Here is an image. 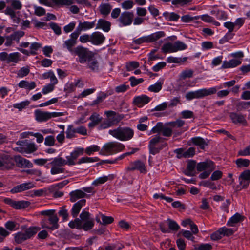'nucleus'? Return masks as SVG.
<instances>
[{
  "label": "nucleus",
  "mask_w": 250,
  "mask_h": 250,
  "mask_svg": "<svg viewBox=\"0 0 250 250\" xmlns=\"http://www.w3.org/2000/svg\"><path fill=\"white\" fill-rule=\"evenodd\" d=\"M163 16L166 20L169 21H177L180 17L179 15L175 12H165L163 13Z\"/></svg>",
  "instance_id": "obj_36"
},
{
  "label": "nucleus",
  "mask_w": 250,
  "mask_h": 250,
  "mask_svg": "<svg viewBox=\"0 0 250 250\" xmlns=\"http://www.w3.org/2000/svg\"><path fill=\"white\" fill-rule=\"evenodd\" d=\"M21 54L19 52L12 53L9 54L7 63L11 62L18 63L20 61Z\"/></svg>",
  "instance_id": "obj_40"
},
{
  "label": "nucleus",
  "mask_w": 250,
  "mask_h": 250,
  "mask_svg": "<svg viewBox=\"0 0 250 250\" xmlns=\"http://www.w3.org/2000/svg\"><path fill=\"white\" fill-rule=\"evenodd\" d=\"M195 154V149L194 147H189L186 151L184 150V158L192 157Z\"/></svg>",
  "instance_id": "obj_59"
},
{
  "label": "nucleus",
  "mask_w": 250,
  "mask_h": 250,
  "mask_svg": "<svg viewBox=\"0 0 250 250\" xmlns=\"http://www.w3.org/2000/svg\"><path fill=\"white\" fill-rule=\"evenodd\" d=\"M221 230V233L222 234V236H229L230 235H232L234 231L231 229H229L227 228L226 227H223L220 228Z\"/></svg>",
  "instance_id": "obj_56"
},
{
  "label": "nucleus",
  "mask_w": 250,
  "mask_h": 250,
  "mask_svg": "<svg viewBox=\"0 0 250 250\" xmlns=\"http://www.w3.org/2000/svg\"><path fill=\"white\" fill-rule=\"evenodd\" d=\"M113 90H112L108 91L106 92L102 91L100 92L97 98L92 102L91 105L93 106L94 105L100 103H102L107 96L111 95L113 94Z\"/></svg>",
  "instance_id": "obj_28"
},
{
  "label": "nucleus",
  "mask_w": 250,
  "mask_h": 250,
  "mask_svg": "<svg viewBox=\"0 0 250 250\" xmlns=\"http://www.w3.org/2000/svg\"><path fill=\"white\" fill-rule=\"evenodd\" d=\"M105 40V37L100 32H94L91 34V42L93 45H101L104 43Z\"/></svg>",
  "instance_id": "obj_18"
},
{
  "label": "nucleus",
  "mask_w": 250,
  "mask_h": 250,
  "mask_svg": "<svg viewBox=\"0 0 250 250\" xmlns=\"http://www.w3.org/2000/svg\"><path fill=\"white\" fill-rule=\"evenodd\" d=\"M187 57L183 58L174 57L172 56L169 57L167 58V62L168 63H179L182 62H185L187 60Z\"/></svg>",
  "instance_id": "obj_49"
},
{
  "label": "nucleus",
  "mask_w": 250,
  "mask_h": 250,
  "mask_svg": "<svg viewBox=\"0 0 250 250\" xmlns=\"http://www.w3.org/2000/svg\"><path fill=\"white\" fill-rule=\"evenodd\" d=\"M76 218L74 220L69 222L68 223V226L71 229H81L82 220L80 218Z\"/></svg>",
  "instance_id": "obj_38"
},
{
  "label": "nucleus",
  "mask_w": 250,
  "mask_h": 250,
  "mask_svg": "<svg viewBox=\"0 0 250 250\" xmlns=\"http://www.w3.org/2000/svg\"><path fill=\"white\" fill-rule=\"evenodd\" d=\"M18 86L21 88H25L28 90H31L36 87V84L34 82H29L27 81L22 80L18 83Z\"/></svg>",
  "instance_id": "obj_32"
},
{
  "label": "nucleus",
  "mask_w": 250,
  "mask_h": 250,
  "mask_svg": "<svg viewBox=\"0 0 250 250\" xmlns=\"http://www.w3.org/2000/svg\"><path fill=\"white\" fill-rule=\"evenodd\" d=\"M40 230L38 227H30L24 232H19L15 235L14 240L17 244H21L25 241L30 239Z\"/></svg>",
  "instance_id": "obj_6"
},
{
  "label": "nucleus",
  "mask_w": 250,
  "mask_h": 250,
  "mask_svg": "<svg viewBox=\"0 0 250 250\" xmlns=\"http://www.w3.org/2000/svg\"><path fill=\"white\" fill-rule=\"evenodd\" d=\"M196 162L194 160H189L188 163L187 171L185 174L188 176H193V172L196 166Z\"/></svg>",
  "instance_id": "obj_37"
},
{
  "label": "nucleus",
  "mask_w": 250,
  "mask_h": 250,
  "mask_svg": "<svg viewBox=\"0 0 250 250\" xmlns=\"http://www.w3.org/2000/svg\"><path fill=\"white\" fill-rule=\"evenodd\" d=\"M126 170L127 171L138 170L141 173H145L146 172V168L144 163L139 160L131 163L126 168Z\"/></svg>",
  "instance_id": "obj_15"
},
{
  "label": "nucleus",
  "mask_w": 250,
  "mask_h": 250,
  "mask_svg": "<svg viewBox=\"0 0 250 250\" xmlns=\"http://www.w3.org/2000/svg\"><path fill=\"white\" fill-rule=\"evenodd\" d=\"M99 146L97 145H92L87 147L85 149V152L87 155H90L91 154L95 152L99 151Z\"/></svg>",
  "instance_id": "obj_55"
},
{
  "label": "nucleus",
  "mask_w": 250,
  "mask_h": 250,
  "mask_svg": "<svg viewBox=\"0 0 250 250\" xmlns=\"http://www.w3.org/2000/svg\"><path fill=\"white\" fill-rule=\"evenodd\" d=\"M107 117V119L113 125L117 124L124 118L123 115L117 114L113 111H106L104 112Z\"/></svg>",
  "instance_id": "obj_17"
},
{
  "label": "nucleus",
  "mask_w": 250,
  "mask_h": 250,
  "mask_svg": "<svg viewBox=\"0 0 250 250\" xmlns=\"http://www.w3.org/2000/svg\"><path fill=\"white\" fill-rule=\"evenodd\" d=\"M79 35L74 31L70 35V38L65 41L62 44L63 48L66 49L71 53L74 51L73 47L77 43Z\"/></svg>",
  "instance_id": "obj_11"
},
{
  "label": "nucleus",
  "mask_w": 250,
  "mask_h": 250,
  "mask_svg": "<svg viewBox=\"0 0 250 250\" xmlns=\"http://www.w3.org/2000/svg\"><path fill=\"white\" fill-rule=\"evenodd\" d=\"M223 237L220 228L218 230L213 232L210 235L212 240L216 241L221 239Z\"/></svg>",
  "instance_id": "obj_62"
},
{
  "label": "nucleus",
  "mask_w": 250,
  "mask_h": 250,
  "mask_svg": "<svg viewBox=\"0 0 250 250\" xmlns=\"http://www.w3.org/2000/svg\"><path fill=\"white\" fill-rule=\"evenodd\" d=\"M164 125L161 122H158L156 124V125L154 126L150 130L148 135H151L154 133H160L162 132L163 129Z\"/></svg>",
  "instance_id": "obj_46"
},
{
  "label": "nucleus",
  "mask_w": 250,
  "mask_h": 250,
  "mask_svg": "<svg viewBox=\"0 0 250 250\" xmlns=\"http://www.w3.org/2000/svg\"><path fill=\"white\" fill-rule=\"evenodd\" d=\"M72 54L78 57V62L82 64L86 63L89 58L92 55L88 48L82 45H78L74 48Z\"/></svg>",
  "instance_id": "obj_7"
},
{
  "label": "nucleus",
  "mask_w": 250,
  "mask_h": 250,
  "mask_svg": "<svg viewBox=\"0 0 250 250\" xmlns=\"http://www.w3.org/2000/svg\"><path fill=\"white\" fill-rule=\"evenodd\" d=\"M123 246L120 244H114L111 245L106 246L103 250H121Z\"/></svg>",
  "instance_id": "obj_58"
},
{
  "label": "nucleus",
  "mask_w": 250,
  "mask_h": 250,
  "mask_svg": "<svg viewBox=\"0 0 250 250\" xmlns=\"http://www.w3.org/2000/svg\"><path fill=\"white\" fill-rule=\"evenodd\" d=\"M99 159L97 157H83L80 159L77 162L78 164H81L82 163H92L96 162L99 161Z\"/></svg>",
  "instance_id": "obj_43"
},
{
  "label": "nucleus",
  "mask_w": 250,
  "mask_h": 250,
  "mask_svg": "<svg viewBox=\"0 0 250 250\" xmlns=\"http://www.w3.org/2000/svg\"><path fill=\"white\" fill-rule=\"evenodd\" d=\"M30 205V203L28 201H15L13 208L16 209H20L25 208L28 207Z\"/></svg>",
  "instance_id": "obj_42"
},
{
  "label": "nucleus",
  "mask_w": 250,
  "mask_h": 250,
  "mask_svg": "<svg viewBox=\"0 0 250 250\" xmlns=\"http://www.w3.org/2000/svg\"><path fill=\"white\" fill-rule=\"evenodd\" d=\"M14 161L19 167L29 168L33 167V164L28 160L23 158L20 155L16 156Z\"/></svg>",
  "instance_id": "obj_22"
},
{
  "label": "nucleus",
  "mask_w": 250,
  "mask_h": 250,
  "mask_svg": "<svg viewBox=\"0 0 250 250\" xmlns=\"http://www.w3.org/2000/svg\"><path fill=\"white\" fill-rule=\"evenodd\" d=\"M108 133L114 138L122 141L130 140L134 136L133 130L128 127H119L115 129L109 130Z\"/></svg>",
  "instance_id": "obj_2"
},
{
  "label": "nucleus",
  "mask_w": 250,
  "mask_h": 250,
  "mask_svg": "<svg viewBox=\"0 0 250 250\" xmlns=\"http://www.w3.org/2000/svg\"><path fill=\"white\" fill-rule=\"evenodd\" d=\"M86 200L82 199L75 203L71 209V213L73 217H77L82 207L85 206Z\"/></svg>",
  "instance_id": "obj_24"
},
{
  "label": "nucleus",
  "mask_w": 250,
  "mask_h": 250,
  "mask_svg": "<svg viewBox=\"0 0 250 250\" xmlns=\"http://www.w3.org/2000/svg\"><path fill=\"white\" fill-rule=\"evenodd\" d=\"M162 88V83L161 82H157L153 85L149 86L148 89L149 91L153 92H158Z\"/></svg>",
  "instance_id": "obj_48"
},
{
  "label": "nucleus",
  "mask_w": 250,
  "mask_h": 250,
  "mask_svg": "<svg viewBox=\"0 0 250 250\" xmlns=\"http://www.w3.org/2000/svg\"><path fill=\"white\" fill-rule=\"evenodd\" d=\"M125 148L123 144L117 142H110L105 144L101 149L100 154L110 155L122 151Z\"/></svg>",
  "instance_id": "obj_4"
},
{
  "label": "nucleus",
  "mask_w": 250,
  "mask_h": 250,
  "mask_svg": "<svg viewBox=\"0 0 250 250\" xmlns=\"http://www.w3.org/2000/svg\"><path fill=\"white\" fill-rule=\"evenodd\" d=\"M239 186H237L236 189L240 190L242 188H246L250 184V181L239 178Z\"/></svg>",
  "instance_id": "obj_54"
},
{
  "label": "nucleus",
  "mask_w": 250,
  "mask_h": 250,
  "mask_svg": "<svg viewBox=\"0 0 250 250\" xmlns=\"http://www.w3.org/2000/svg\"><path fill=\"white\" fill-rule=\"evenodd\" d=\"M139 66V63L137 62L132 61L129 62L126 64V68L127 71H130Z\"/></svg>",
  "instance_id": "obj_57"
},
{
  "label": "nucleus",
  "mask_w": 250,
  "mask_h": 250,
  "mask_svg": "<svg viewBox=\"0 0 250 250\" xmlns=\"http://www.w3.org/2000/svg\"><path fill=\"white\" fill-rule=\"evenodd\" d=\"M62 112H49L43 111L40 109L35 111V116L36 120L39 122H46L51 118H55L62 116Z\"/></svg>",
  "instance_id": "obj_8"
},
{
  "label": "nucleus",
  "mask_w": 250,
  "mask_h": 250,
  "mask_svg": "<svg viewBox=\"0 0 250 250\" xmlns=\"http://www.w3.org/2000/svg\"><path fill=\"white\" fill-rule=\"evenodd\" d=\"M87 67L91 71L97 72L99 70V63L98 61L92 55L86 61Z\"/></svg>",
  "instance_id": "obj_25"
},
{
  "label": "nucleus",
  "mask_w": 250,
  "mask_h": 250,
  "mask_svg": "<svg viewBox=\"0 0 250 250\" xmlns=\"http://www.w3.org/2000/svg\"><path fill=\"white\" fill-rule=\"evenodd\" d=\"M167 221L168 222L169 230L176 231L179 229L180 226L175 221L170 219H168Z\"/></svg>",
  "instance_id": "obj_47"
},
{
  "label": "nucleus",
  "mask_w": 250,
  "mask_h": 250,
  "mask_svg": "<svg viewBox=\"0 0 250 250\" xmlns=\"http://www.w3.org/2000/svg\"><path fill=\"white\" fill-rule=\"evenodd\" d=\"M30 70L28 67H22L18 72V76L22 78L27 76L29 73Z\"/></svg>",
  "instance_id": "obj_63"
},
{
  "label": "nucleus",
  "mask_w": 250,
  "mask_h": 250,
  "mask_svg": "<svg viewBox=\"0 0 250 250\" xmlns=\"http://www.w3.org/2000/svg\"><path fill=\"white\" fill-rule=\"evenodd\" d=\"M111 23L104 19H100L98 21L96 29H102L105 32L110 30Z\"/></svg>",
  "instance_id": "obj_30"
},
{
  "label": "nucleus",
  "mask_w": 250,
  "mask_h": 250,
  "mask_svg": "<svg viewBox=\"0 0 250 250\" xmlns=\"http://www.w3.org/2000/svg\"><path fill=\"white\" fill-rule=\"evenodd\" d=\"M217 89L216 87H211L208 89L203 88L194 91H189L186 93L185 97L188 101H191L193 99H201L205 97L209 96L216 93Z\"/></svg>",
  "instance_id": "obj_5"
},
{
  "label": "nucleus",
  "mask_w": 250,
  "mask_h": 250,
  "mask_svg": "<svg viewBox=\"0 0 250 250\" xmlns=\"http://www.w3.org/2000/svg\"><path fill=\"white\" fill-rule=\"evenodd\" d=\"M235 163L239 167H247L250 164V161L246 159L239 158L236 160Z\"/></svg>",
  "instance_id": "obj_53"
},
{
  "label": "nucleus",
  "mask_w": 250,
  "mask_h": 250,
  "mask_svg": "<svg viewBox=\"0 0 250 250\" xmlns=\"http://www.w3.org/2000/svg\"><path fill=\"white\" fill-rule=\"evenodd\" d=\"M58 214L63 218V221H67L68 219L69 214L68 210L66 208V206H64L61 207L58 212Z\"/></svg>",
  "instance_id": "obj_45"
},
{
  "label": "nucleus",
  "mask_w": 250,
  "mask_h": 250,
  "mask_svg": "<svg viewBox=\"0 0 250 250\" xmlns=\"http://www.w3.org/2000/svg\"><path fill=\"white\" fill-rule=\"evenodd\" d=\"M149 97L146 95H142L141 96L135 97L133 102L135 105L140 107L149 103Z\"/></svg>",
  "instance_id": "obj_27"
},
{
  "label": "nucleus",
  "mask_w": 250,
  "mask_h": 250,
  "mask_svg": "<svg viewBox=\"0 0 250 250\" xmlns=\"http://www.w3.org/2000/svg\"><path fill=\"white\" fill-rule=\"evenodd\" d=\"M134 14L133 12L125 11L120 15L118 21L120 23V26H126L130 25L133 21Z\"/></svg>",
  "instance_id": "obj_12"
},
{
  "label": "nucleus",
  "mask_w": 250,
  "mask_h": 250,
  "mask_svg": "<svg viewBox=\"0 0 250 250\" xmlns=\"http://www.w3.org/2000/svg\"><path fill=\"white\" fill-rule=\"evenodd\" d=\"M70 196V200L71 202H75L77 200L83 198H88L90 197V196L85 192H84L82 190L77 189L74 191H71L69 193Z\"/></svg>",
  "instance_id": "obj_21"
},
{
  "label": "nucleus",
  "mask_w": 250,
  "mask_h": 250,
  "mask_svg": "<svg viewBox=\"0 0 250 250\" xmlns=\"http://www.w3.org/2000/svg\"><path fill=\"white\" fill-rule=\"evenodd\" d=\"M51 166L61 167L64 166L66 165H68L67 160H65L64 159L58 157L52 159V161L49 163Z\"/></svg>",
  "instance_id": "obj_33"
},
{
  "label": "nucleus",
  "mask_w": 250,
  "mask_h": 250,
  "mask_svg": "<svg viewBox=\"0 0 250 250\" xmlns=\"http://www.w3.org/2000/svg\"><path fill=\"white\" fill-rule=\"evenodd\" d=\"M90 216V213L86 211H83L80 214V218L82 220L81 229L88 231L93 228L94 219Z\"/></svg>",
  "instance_id": "obj_9"
},
{
  "label": "nucleus",
  "mask_w": 250,
  "mask_h": 250,
  "mask_svg": "<svg viewBox=\"0 0 250 250\" xmlns=\"http://www.w3.org/2000/svg\"><path fill=\"white\" fill-rule=\"evenodd\" d=\"M191 141L194 145L199 146L201 149H204L205 146L208 145V143L200 137H193L191 139Z\"/></svg>",
  "instance_id": "obj_31"
},
{
  "label": "nucleus",
  "mask_w": 250,
  "mask_h": 250,
  "mask_svg": "<svg viewBox=\"0 0 250 250\" xmlns=\"http://www.w3.org/2000/svg\"><path fill=\"white\" fill-rule=\"evenodd\" d=\"M166 35L164 31H161L156 32L147 36L149 42H153L161 38L164 37Z\"/></svg>",
  "instance_id": "obj_35"
},
{
  "label": "nucleus",
  "mask_w": 250,
  "mask_h": 250,
  "mask_svg": "<svg viewBox=\"0 0 250 250\" xmlns=\"http://www.w3.org/2000/svg\"><path fill=\"white\" fill-rule=\"evenodd\" d=\"M95 22L96 20L92 22H82L80 21H79V24L74 32L79 36L82 31H85L94 28L95 25Z\"/></svg>",
  "instance_id": "obj_14"
},
{
  "label": "nucleus",
  "mask_w": 250,
  "mask_h": 250,
  "mask_svg": "<svg viewBox=\"0 0 250 250\" xmlns=\"http://www.w3.org/2000/svg\"><path fill=\"white\" fill-rule=\"evenodd\" d=\"M241 60L240 59H233L229 61H225L221 66L222 69H227L235 67L241 64Z\"/></svg>",
  "instance_id": "obj_26"
},
{
  "label": "nucleus",
  "mask_w": 250,
  "mask_h": 250,
  "mask_svg": "<svg viewBox=\"0 0 250 250\" xmlns=\"http://www.w3.org/2000/svg\"><path fill=\"white\" fill-rule=\"evenodd\" d=\"M0 158L2 160L3 170H9L14 167V161L12 157L7 154H1Z\"/></svg>",
  "instance_id": "obj_16"
},
{
  "label": "nucleus",
  "mask_w": 250,
  "mask_h": 250,
  "mask_svg": "<svg viewBox=\"0 0 250 250\" xmlns=\"http://www.w3.org/2000/svg\"><path fill=\"white\" fill-rule=\"evenodd\" d=\"M133 42L137 45L141 44L145 42H149L147 36H143L140 37L138 39H133Z\"/></svg>",
  "instance_id": "obj_60"
},
{
  "label": "nucleus",
  "mask_w": 250,
  "mask_h": 250,
  "mask_svg": "<svg viewBox=\"0 0 250 250\" xmlns=\"http://www.w3.org/2000/svg\"><path fill=\"white\" fill-rule=\"evenodd\" d=\"M212 248V245L210 244H201L195 250H211Z\"/></svg>",
  "instance_id": "obj_64"
},
{
  "label": "nucleus",
  "mask_w": 250,
  "mask_h": 250,
  "mask_svg": "<svg viewBox=\"0 0 250 250\" xmlns=\"http://www.w3.org/2000/svg\"><path fill=\"white\" fill-rule=\"evenodd\" d=\"M196 168L198 171L209 170L213 171L215 167L214 163L211 161H206L197 164Z\"/></svg>",
  "instance_id": "obj_19"
},
{
  "label": "nucleus",
  "mask_w": 250,
  "mask_h": 250,
  "mask_svg": "<svg viewBox=\"0 0 250 250\" xmlns=\"http://www.w3.org/2000/svg\"><path fill=\"white\" fill-rule=\"evenodd\" d=\"M108 180V176H104L95 180L92 183V185L98 186L100 185L105 183Z\"/></svg>",
  "instance_id": "obj_50"
},
{
  "label": "nucleus",
  "mask_w": 250,
  "mask_h": 250,
  "mask_svg": "<svg viewBox=\"0 0 250 250\" xmlns=\"http://www.w3.org/2000/svg\"><path fill=\"white\" fill-rule=\"evenodd\" d=\"M49 25L56 34L60 35L61 34V28L57 23L51 22L49 23Z\"/></svg>",
  "instance_id": "obj_61"
},
{
  "label": "nucleus",
  "mask_w": 250,
  "mask_h": 250,
  "mask_svg": "<svg viewBox=\"0 0 250 250\" xmlns=\"http://www.w3.org/2000/svg\"><path fill=\"white\" fill-rule=\"evenodd\" d=\"M41 47H42V44H41L39 42H33L32 43H31V44L30 46V54L33 55H36L37 54L36 51L37 50H38L39 48H40Z\"/></svg>",
  "instance_id": "obj_52"
},
{
  "label": "nucleus",
  "mask_w": 250,
  "mask_h": 250,
  "mask_svg": "<svg viewBox=\"0 0 250 250\" xmlns=\"http://www.w3.org/2000/svg\"><path fill=\"white\" fill-rule=\"evenodd\" d=\"M39 2L41 4L50 7L55 6H69L74 3L71 0H39Z\"/></svg>",
  "instance_id": "obj_10"
},
{
  "label": "nucleus",
  "mask_w": 250,
  "mask_h": 250,
  "mask_svg": "<svg viewBox=\"0 0 250 250\" xmlns=\"http://www.w3.org/2000/svg\"><path fill=\"white\" fill-rule=\"evenodd\" d=\"M165 138L159 135H156L149 142L148 148L149 153L155 155L167 146V143L164 142Z\"/></svg>",
  "instance_id": "obj_3"
},
{
  "label": "nucleus",
  "mask_w": 250,
  "mask_h": 250,
  "mask_svg": "<svg viewBox=\"0 0 250 250\" xmlns=\"http://www.w3.org/2000/svg\"><path fill=\"white\" fill-rule=\"evenodd\" d=\"M175 49L174 43L171 42L165 43L162 47V50L165 53L176 52L174 51Z\"/></svg>",
  "instance_id": "obj_41"
},
{
  "label": "nucleus",
  "mask_w": 250,
  "mask_h": 250,
  "mask_svg": "<svg viewBox=\"0 0 250 250\" xmlns=\"http://www.w3.org/2000/svg\"><path fill=\"white\" fill-rule=\"evenodd\" d=\"M229 117L232 123L235 124H245L247 123L245 116L241 113L236 112H230Z\"/></svg>",
  "instance_id": "obj_23"
},
{
  "label": "nucleus",
  "mask_w": 250,
  "mask_h": 250,
  "mask_svg": "<svg viewBox=\"0 0 250 250\" xmlns=\"http://www.w3.org/2000/svg\"><path fill=\"white\" fill-rule=\"evenodd\" d=\"M174 46L175 52L179 50H183L186 49L188 48V46L183 42L180 41H177L174 42Z\"/></svg>",
  "instance_id": "obj_51"
},
{
  "label": "nucleus",
  "mask_w": 250,
  "mask_h": 250,
  "mask_svg": "<svg viewBox=\"0 0 250 250\" xmlns=\"http://www.w3.org/2000/svg\"><path fill=\"white\" fill-rule=\"evenodd\" d=\"M76 133V128L73 127V125H69L66 131V138L68 139H71L73 137H75Z\"/></svg>",
  "instance_id": "obj_44"
},
{
  "label": "nucleus",
  "mask_w": 250,
  "mask_h": 250,
  "mask_svg": "<svg viewBox=\"0 0 250 250\" xmlns=\"http://www.w3.org/2000/svg\"><path fill=\"white\" fill-rule=\"evenodd\" d=\"M34 187V184L32 182L22 183L14 187L12 189H11L10 192L12 193L21 192L23 191L32 188Z\"/></svg>",
  "instance_id": "obj_20"
},
{
  "label": "nucleus",
  "mask_w": 250,
  "mask_h": 250,
  "mask_svg": "<svg viewBox=\"0 0 250 250\" xmlns=\"http://www.w3.org/2000/svg\"><path fill=\"white\" fill-rule=\"evenodd\" d=\"M244 219V217L243 216L236 213L229 219L227 225L229 226H234L236 224L243 221Z\"/></svg>",
  "instance_id": "obj_29"
},
{
  "label": "nucleus",
  "mask_w": 250,
  "mask_h": 250,
  "mask_svg": "<svg viewBox=\"0 0 250 250\" xmlns=\"http://www.w3.org/2000/svg\"><path fill=\"white\" fill-rule=\"evenodd\" d=\"M56 210L54 209L46 210L41 211L42 215L46 216L41 222L42 228L47 229L51 230H55L58 229L59 218L55 214Z\"/></svg>",
  "instance_id": "obj_1"
},
{
  "label": "nucleus",
  "mask_w": 250,
  "mask_h": 250,
  "mask_svg": "<svg viewBox=\"0 0 250 250\" xmlns=\"http://www.w3.org/2000/svg\"><path fill=\"white\" fill-rule=\"evenodd\" d=\"M102 118L98 114L96 113H93L89 117L91 122L88 124L89 127H93L99 124L101 122Z\"/></svg>",
  "instance_id": "obj_34"
},
{
  "label": "nucleus",
  "mask_w": 250,
  "mask_h": 250,
  "mask_svg": "<svg viewBox=\"0 0 250 250\" xmlns=\"http://www.w3.org/2000/svg\"><path fill=\"white\" fill-rule=\"evenodd\" d=\"M83 148H76L73 151H72L70 155L67 156L66 158L68 165L71 166L76 164L75 160H76L80 156L83 155L84 153Z\"/></svg>",
  "instance_id": "obj_13"
},
{
  "label": "nucleus",
  "mask_w": 250,
  "mask_h": 250,
  "mask_svg": "<svg viewBox=\"0 0 250 250\" xmlns=\"http://www.w3.org/2000/svg\"><path fill=\"white\" fill-rule=\"evenodd\" d=\"M100 13L104 15H108L112 9V6L109 3H102L99 6Z\"/></svg>",
  "instance_id": "obj_39"
}]
</instances>
